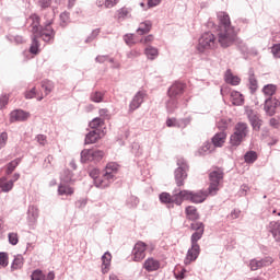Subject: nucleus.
Returning <instances> with one entry per match:
<instances>
[{"label": "nucleus", "instance_id": "f257e3e1", "mask_svg": "<svg viewBox=\"0 0 280 280\" xmlns=\"http://www.w3.org/2000/svg\"><path fill=\"white\" fill-rule=\"evenodd\" d=\"M219 26H218V39L211 32H206L199 37L197 45V51L199 54H207L209 49L218 48V43L226 49L235 43L241 51H247L246 44L237 37V28L231 25V18L226 12L218 13Z\"/></svg>", "mask_w": 280, "mask_h": 280}, {"label": "nucleus", "instance_id": "f03ea898", "mask_svg": "<svg viewBox=\"0 0 280 280\" xmlns=\"http://www.w3.org/2000/svg\"><path fill=\"white\" fill-rule=\"evenodd\" d=\"M248 124L246 122H237L234 127V132L230 137V143L232 147L237 148V145H242V141L248 137Z\"/></svg>", "mask_w": 280, "mask_h": 280}, {"label": "nucleus", "instance_id": "7ed1b4c3", "mask_svg": "<svg viewBox=\"0 0 280 280\" xmlns=\"http://www.w3.org/2000/svg\"><path fill=\"white\" fill-rule=\"evenodd\" d=\"M33 34L37 35V38H42L44 43H54L56 32L51 28V21H48L44 28L39 31L38 25L35 24L32 30Z\"/></svg>", "mask_w": 280, "mask_h": 280}, {"label": "nucleus", "instance_id": "20e7f679", "mask_svg": "<svg viewBox=\"0 0 280 280\" xmlns=\"http://www.w3.org/2000/svg\"><path fill=\"white\" fill-rule=\"evenodd\" d=\"M177 168L175 170V182L177 187H183L185 185V179L187 178V172H189V165L184 158L177 159Z\"/></svg>", "mask_w": 280, "mask_h": 280}, {"label": "nucleus", "instance_id": "39448f33", "mask_svg": "<svg viewBox=\"0 0 280 280\" xmlns=\"http://www.w3.org/2000/svg\"><path fill=\"white\" fill-rule=\"evenodd\" d=\"M210 186L208 188V194L210 196H215L218 191H220V183H222L224 178V172L220 168L212 171L209 175Z\"/></svg>", "mask_w": 280, "mask_h": 280}, {"label": "nucleus", "instance_id": "423d86ee", "mask_svg": "<svg viewBox=\"0 0 280 280\" xmlns=\"http://www.w3.org/2000/svg\"><path fill=\"white\" fill-rule=\"evenodd\" d=\"M182 196V202L184 200H190V202H194L195 205H200L201 202H205L207 200V196L209 195V190H199L197 192L189 191V190H180Z\"/></svg>", "mask_w": 280, "mask_h": 280}, {"label": "nucleus", "instance_id": "0eeeda50", "mask_svg": "<svg viewBox=\"0 0 280 280\" xmlns=\"http://www.w3.org/2000/svg\"><path fill=\"white\" fill-rule=\"evenodd\" d=\"M159 199L162 205H177L178 207L183 205V195H180V190H174L173 196L170 192H161Z\"/></svg>", "mask_w": 280, "mask_h": 280}, {"label": "nucleus", "instance_id": "6e6552de", "mask_svg": "<svg viewBox=\"0 0 280 280\" xmlns=\"http://www.w3.org/2000/svg\"><path fill=\"white\" fill-rule=\"evenodd\" d=\"M19 178H21L20 173H14L10 179L8 176L0 177V191L2 194H10V191L14 189V184L16 180H19Z\"/></svg>", "mask_w": 280, "mask_h": 280}, {"label": "nucleus", "instance_id": "1a4fd4ad", "mask_svg": "<svg viewBox=\"0 0 280 280\" xmlns=\"http://www.w3.org/2000/svg\"><path fill=\"white\" fill-rule=\"evenodd\" d=\"M245 113L253 130H256V131L261 130V125L264 124V120H261V117L259 116V114L253 110L252 108H247Z\"/></svg>", "mask_w": 280, "mask_h": 280}, {"label": "nucleus", "instance_id": "9d476101", "mask_svg": "<svg viewBox=\"0 0 280 280\" xmlns=\"http://www.w3.org/2000/svg\"><path fill=\"white\" fill-rule=\"evenodd\" d=\"M145 250H148V244L142 241L137 242L132 249L133 261H143L145 259Z\"/></svg>", "mask_w": 280, "mask_h": 280}, {"label": "nucleus", "instance_id": "9b49d317", "mask_svg": "<svg viewBox=\"0 0 280 280\" xmlns=\"http://www.w3.org/2000/svg\"><path fill=\"white\" fill-rule=\"evenodd\" d=\"M191 116H188L186 118H180V119H176V118H167L166 119V126L168 128H182L185 129L187 128V126H189V124H191Z\"/></svg>", "mask_w": 280, "mask_h": 280}, {"label": "nucleus", "instance_id": "f8f14e48", "mask_svg": "<svg viewBox=\"0 0 280 280\" xmlns=\"http://www.w3.org/2000/svg\"><path fill=\"white\" fill-rule=\"evenodd\" d=\"M280 106L279 100L277 97H267L265 100V112L269 117H272L277 113V108Z\"/></svg>", "mask_w": 280, "mask_h": 280}, {"label": "nucleus", "instance_id": "ddd939ff", "mask_svg": "<svg viewBox=\"0 0 280 280\" xmlns=\"http://www.w3.org/2000/svg\"><path fill=\"white\" fill-rule=\"evenodd\" d=\"M200 255V245L191 244V247L187 250L186 258L184 259L185 266H189L191 261H196Z\"/></svg>", "mask_w": 280, "mask_h": 280}, {"label": "nucleus", "instance_id": "4468645a", "mask_svg": "<svg viewBox=\"0 0 280 280\" xmlns=\"http://www.w3.org/2000/svg\"><path fill=\"white\" fill-rule=\"evenodd\" d=\"M272 258L271 257H265L262 259L254 258L249 261V268L250 270H259V268H266V266L272 265Z\"/></svg>", "mask_w": 280, "mask_h": 280}, {"label": "nucleus", "instance_id": "2eb2a0df", "mask_svg": "<svg viewBox=\"0 0 280 280\" xmlns=\"http://www.w3.org/2000/svg\"><path fill=\"white\" fill-rule=\"evenodd\" d=\"M145 92L144 91H139L136 93L133 98L131 100L129 104V110L132 113L137 110V108H141V104H143V101L145 100Z\"/></svg>", "mask_w": 280, "mask_h": 280}, {"label": "nucleus", "instance_id": "dca6fc26", "mask_svg": "<svg viewBox=\"0 0 280 280\" xmlns=\"http://www.w3.org/2000/svg\"><path fill=\"white\" fill-rule=\"evenodd\" d=\"M118 172H119V164L115 163V162H109L105 166L103 174H105V176H107L108 178H110L112 180L115 182V180H117Z\"/></svg>", "mask_w": 280, "mask_h": 280}, {"label": "nucleus", "instance_id": "f3484780", "mask_svg": "<svg viewBox=\"0 0 280 280\" xmlns=\"http://www.w3.org/2000/svg\"><path fill=\"white\" fill-rule=\"evenodd\" d=\"M113 183H115V180L103 173L102 176L95 179L94 186L97 187V189H106L109 185H113Z\"/></svg>", "mask_w": 280, "mask_h": 280}, {"label": "nucleus", "instance_id": "a211bd4d", "mask_svg": "<svg viewBox=\"0 0 280 280\" xmlns=\"http://www.w3.org/2000/svg\"><path fill=\"white\" fill-rule=\"evenodd\" d=\"M183 91H185V85L180 82H175L170 89H168V97H172L173 100H176L178 95H183Z\"/></svg>", "mask_w": 280, "mask_h": 280}, {"label": "nucleus", "instance_id": "6ab92c4d", "mask_svg": "<svg viewBox=\"0 0 280 280\" xmlns=\"http://www.w3.org/2000/svg\"><path fill=\"white\" fill-rule=\"evenodd\" d=\"M267 231H268V233H271V235L276 242H280V223L279 222L271 221L267 225Z\"/></svg>", "mask_w": 280, "mask_h": 280}, {"label": "nucleus", "instance_id": "aec40b11", "mask_svg": "<svg viewBox=\"0 0 280 280\" xmlns=\"http://www.w3.org/2000/svg\"><path fill=\"white\" fill-rule=\"evenodd\" d=\"M143 268L144 270H147V272H155V270H159V268H161V261L152 257L148 258L143 264Z\"/></svg>", "mask_w": 280, "mask_h": 280}, {"label": "nucleus", "instance_id": "412c9836", "mask_svg": "<svg viewBox=\"0 0 280 280\" xmlns=\"http://www.w3.org/2000/svg\"><path fill=\"white\" fill-rule=\"evenodd\" d=\"M30 117L28 113H25L23 109H15L10 114V121H25Z\"/></svg>", "mask_w": 280, "mask_h": 280}, {"label": "nucleus", "instance_id": "4be33fe9", "mask_svg": "<svg viewBox=\"0 0 280 280\" xmlns=\"http://www.w3.org/2000/svg\"><path fill=\"white\" fill-rule=\"evenodd\" d=\"M224 80H225L226 84H231L232 86H237V84H240V82H242L240 77L234 75V73L231 71V69L225 71Z\"/></svg>", "mask_w": 280, "mask_h": 280}, {"label": "nucleus", "instance_id": "5701e85b", "mask_svg": "<svg viewBox=\"0 0 280 280\" xmlns=\"http://www.w3.org/2000/svg\"><path fill=\"white\" fill-rule=\"evenodd\" d=\"M113 259V255L109 254V252H106L102 256V272L103 275H106L110 270V261Z\"/></svg>", "mask_w": 280, "mask_h": 280}, {"label": "nucleus", "instance_id": "b1692460", "mask_svg": "<svg viewBox=\"0 0 280 280\" xmlns=\"http://www.w3.org/2000/svg\"><path fill=\"white\" fill-rule=\"evenodd\" d=\"M225 141H226V132L224 131L218 132L212 138V144L214 145V148H222Z\"/></svg>", "mask_w": 280, "mask_h": 280}, {"label": "nucleus", "instance_id": "393cba45", "mask_svg": "<svg viewBox=\"0 0 280 280\" xmlns=\"http://www.w3.org/2000/svg\"><path fill=\"white\" fill-rule=\"evenodd\" d=\"M186 218L187 220H191V222H196V220L200 219V214H198V209L194 206L186 207Z\"/></svg>", "mask_w": 280, "mask_h": 280}, {"label": "nucleus", "instance_id": "a878e982", "mask_svg": "<svg viewBox=\"0 0 280 280\" xmlns=\"http://www.w3.org/2000/svg\"><path fill=\"white\" fill-rule=\"evenodd\" d=\"M233 106H242L244 104V95L237 91H232L230 94Z\"/></svg>", "mask_w": 280, "mask_h": 280}, {"label": "nucleus", "instance_id": "bb28decb", "mask_svg": "<svg viewBox=\"0 0 280 280\" xmlns=\"http://www.w3.org/2000/svg\"><path fill=\"white\" fill-rule=\"evenodd\" d=\"M100 130L93 129L85 136V144L91 145L100 139Z\"/></svg>", "mask_w": 280, "mask_h": 280}, {"label": "nucleus", "instance_id": "cd10ccee", "mask_svg": "<svg viewBox=\"0 0 280 280\" xmlns=\"http://www.w3.org/2000/svg\"><path fill=\"white\" fill-rule=\"evenodd\" d=\"M150 30H152V22L147 20L139 24L137 32L140 34V36H143V34H148Z\"/></svg>", "mask_w": 280, "mask_h": 280}, {"label": "nucleus", "instance_id": "c85d7f7f", "mask_svg": "<svg viewBox=\"0 0 280 280\" xmlns=\"http://www.w3.org/2000/svg\"><path fill=\"white\" fill-rule=\"evenodd\" d=\"M144 54L148 60H156V58H159V49L153 46H147Z\"/></svg>", "mask_w": 280, "mask_h": 280}, {"label": "nucleus", "instance_id": "c756f323", "mask_svg": "<svg viewBox=\"0 0 280 280\" xmlns=\"http://www.w3.org/2000/svg\"><path fill=\"white\" fill-rule=\"evenodd\" d=\"M93 163V149H84L81 151V163Z\"/></svg>", "mask_w": 280, "mask_h": 280}, {"label": "nucleus", "instance_id": "7c9ffc66", "mask_svg": "<svg viewBox=\"0 0 280 280\" xmlns=\"http://www.w3.org/2000/svg\"><path fill=\"white\" fill-rule=\"evenodd\" d=\"M23 264H24L23 255L18 254L16 256H14V259L11 265V270H21V268H23Z\"/></svg>", "mask_w": 280, "mask_h": 280}, {"label": "nucleus", "instance_id": "2f4dec72", "mask_svg": "<svg viewBox=\"0 0 280 280\" xmlns=\"http://www.w3.org/2000/svg\"><path fill=\"white\" fill-rule=\"evenodd\" d=\"M73 188L71 186H67L65 184H60L58 187L59 196H73Z\"/></svg>", "mask_w": 280, "mask_h": 280}, {"label": "nucleus", "instance_id": "473e14b6", "mask_svg": "<svg viewBox=\"0 0 280 280\" xmlns=\"http://www.w3.org/2000/svg\"><path fill=\"white\" fill-rule=\"evenodd\" d=\"M20 164H21V159L19 158L8 163L5 168V175L10 176V174H12V172H14V170H16V167H19Z\"/></svg>", "mask_w": 280, "mask_h": 280}, {"label": "nucleus", "instance_id": "72a5a7b5", "mask_svg": "<svg viewBox=\"0 0 280 280\" xmlns=\"http://www.w3.org/2000/svg\"><path fill=\"white\" fill-rule=\"evenodd\" d=\"M262 93L265 95V97H272V95H275V93H277V85L275 84H267L262 88Z\"/></svg>", "mask_w": 280, "mask_h": 280}, {"label": "nucleus", "instance_id": "f704fd0d", "mask_svg": "<svg viewBox=\"0 0 280 280\" xmlns=\"http://www.w3.org/2000/svg\"><path fill=\"white\" fill-rule=\"evenodd\" d=\"M91 102H94L95 104H102L104 102V92H92L90 95Z\"/></svg>", "mask_w": 280, "mask_h": 280}, {"label": "nucleus", "instance_id": "c9c22d12", "mask_svg": "<svg viewBox=\"0 0 280 280\" xmlns=\"http://www.w3.org/2000/svg\"><path fill=\"white\" fill-rule=\"evenodd\" d=\"M144 2L140 3V7L143 10H150V8H156V5L161 4V0H143Z\"/></svg>", "mask_w": 280, "mask_h": 280}, {"label": "nucleus", "instance_id": "e433bc0d", "mask_svg": "<svg viewBox=\"0 0 280 280\" xmlns=\"http://www.w3.org/2000/svg\"><path fill=\"white\" fill-rule=\"evenodd\" d=\"M176 108H178V102L176 101V98L170 97L166 102L167 113L172 114L176 110Z\"/></svg>", "mask_w": 280, "mask_h": 280}, {"label": "nucleus", "instance_id": "4c0bfd02", "mask_svg": "<svg viewBox=\"0 0 280 280\" xmlns=\"http://www.w3.org/2000/svg\"><path fill=\"white\" fill-rule=\"evenodd\" d=\"M37 38H38L37 35L33 34L32 44L30 47L31 54H34L35 56L36 54H38V48L40 47V44L38 43Z\"/></svg>", "mask_w": 280, "mask_h": 280}, {"label": "nucleus", "instance_id": "58836bf2", "mask_svg": "<svg viewBox=\"0 0 280 280\" xmlns=\"http://www.w3.org/2000/svg\"><path fill=\"white\" fill-rule=\"evenodd\" d=\"M27 213L32 222H36V220H38V208L36 206H30Z\"/></svg>", "mask_w": 280, "mask_h": 280}, {"label": "nucleus", "instance_id": "ea45409f", "mask_svg": "<svg viewBox=\"0 0 280 280\" xmlns=\"http://www.w3.org/2000/svg\"><path fill=\"white\" fill-rule=\"evenodd\" d=\"M245 163H248L249 165L255 163L257 161V152L255 151H248L244 155Z\"/></svg>", "mask_w": 280, "mask_h": 280}, {"label": "nucleus", "instance_id": "a19ab883", "mask_svg": "<svg viewBox=\"0 0 280 280\" xmlns=\"http://www.w3.org/2000/svg\"><path fill=\"white\" fill-rule=\"evenodd\" d=\"M54 82L50 80H45L42 82V89H44L45 91V95H49V93H51V91H54Z\"/></svg>", "mask_w": 280, "mask_h": 280}, {"label": "nucleus", "instance_id": "79ce46f5", "mask_svg": "<svg viewBox=\"0 0 280 280\" xmlns=\"http://www.w3.org/2000/svg\"><path fill=\"white\" fill-rule=\"evenodd\" d=\"M104 151L92 149V163H100L104 159Z\"/></svg>", "mask_w": 280, "mask_h": 280}, {"label": "nucleus", "instance_id": "37998d69", "mask_svg": "<svg viewBox=\"0 0 280 280\" xmlns=\"http://www.w3.org/2000/svg\"><path fill=\"white\" fill-rule=\"evenodd\" d=\"M190 231H195V233L205 232V223L200 221H194L190 223Z\"/></svg>", "mask_w": 280, "mask_h": 280}, {"label": "nucleus", "instance_id": "c03bdc74", "mask_svg": "<svg viewBox=\"0 0 280 280\" xmlns=\"http://www.w3.org/2000/svg\"><path fill=\"white\" fill-rule=\"evenodd\" d=\"M61 183H71V180H73V172H71L70 170H65L61 173Z\"/></svg>", "mask_w": 280, "mask_h": 280}, {"label": "nucleus", "instance_id": "a18cd8bd", "mask_svg": "<svg viewBox=\"0 0 280 280\" xmlns=\"http://www.w3.org/2000/svg\"><path fill=\"white\" fill-rule=\"evenodd\" d=\"M126 205L129 209H137V207L139 206V198L135 196H130L127 199Z\"/></svg>", "mask_w": 280, "mask_h": 280}, {"label": "nucleus", "instance_id": "49530a36", "mask_svg": "<svg viewBox=\"0 0 280 280\" xmlns=\"http://www.w3.org/2000/svg\"><path fill=\"white\" fill-rule=\"evenodd\" d=\"M7 38L10 43H15V45H23L25 43V39L21 35H8Z\"/></svg>", "mask_w": 280, "mask_h": 280}, {"label": "nucleus", "instance_id": "de8ad7c7", "mask_svg": "<svg viewBox=\"0 0 280 280\" xmlns=\"http://www.w3.org/2000/svg\"><path fill=\"white\" fill-rule=\"evenodd\" d=\"M31 280H46V276L43 273V270L36 269L32 272Z\"/></svg>", "mask_w": 280, "mask_h": 280}, {"label": "nucleus", "instance_id": "09e8293b", "mask_svg": "<svg viewBox=\"0 0 280 280\" xmlns=\"http://www.w3.org/2000/svg\"><path fill=\"white\" fill-rule=\"evenodd\" d=\"M202 235H205V232H194L190 236V242L192 245H198V242L202 240Z\"/></svg>", "mask_w": 280, "mask_h": 280}, {"label": "nucleus", "instance_id": "8fccbe9b", "mask_svg": "<svg viewBox=\"0 0 280 280\" xmlns=\"http://www.w3.org/2000/svg\"><path fill=\"white\" fill-rule=\"evenodd\" d=\"M249 89L252 91V93H255V91H257L258 89V84H257V79L255 78V74L249 73Z\"/></svg>", "mask_w": 280, "mask_h": 280}, {"label": "nucleus", "instance_id": "3c124183", "mask_svg": "<svg viewBox=\"0 0 280 280\" xmlns=\"http://www.w3.org/2000/svg\"><path fill=\"white\" fill-rule=\"evenodd\" d=\"M102 124H104V119L96 117L90 122V128H92V130H97Z\"/></svg>", "mask_w": 280, "mask_h": 280}, {"label": "nucleus", "instance_id": "603ef678", "mask_svg": "<svg viewBox=\"0 0 280 280\" xmlns=\"http://www.w3.org/2000/svg\"><path fill=\"white\" fill-rule=\"evenodd\" d=\"M213 148V144L211 142H206L199 149V154H209L211 152V149Z\"/></svg>", "mask_w": 280, "mask_h": 280}, {"label": "nucleus", "instance_id": "864d4df0", "mask_svg": "<svg viewBox=\"0 0 280 280\" xmlns=\"http://www.w3.org/2000/svg\"><path fill=\"white\" fill-rule=\"evenodd\" d=\"M8 240H9V244H11V246H16V244H19V234L11 232L8 234Z\"/></svg>", "mask_w": 280, "mask_h": 280}, {"label": "nucleus", "instance_id": "5fc2aeb1", "mask_svg": "<svg viewBox=\"0 0 280 280\" xmlns=\"http://www.w3.org/2000/svg\"><path fill=\"white\" fill-rule=\"evenodd\" d=\"M97 36H100V28L93 30L92 33L86 37L85 43H93Z\"/></svg>", "mask_w": 280, "mask_h": 280}, {"label": "nucleus", "instance_id": "6e6d98bb", "mask_svg": "<svg viewBox=\"0 0 280 280\" xmlns=\"http://www.w3.org/2000/svg\"><path fill=\"white\" fill-rule=\"evenodd\" d=\"M8 145V132L3 131L0 133V150H3Z\"/></svg>", "mask_w": 280, "mask_h": 280}, {"label": "nucleus", "instance_id": "4d7b16f0", "mask_svg": "<svg viewBox=\"0 0 280 280\" xmlns=\"http://www.w3.org/2000/svg\"><path fill=\"white\" fill-rule=\"evenodd\" d=\"M37 5L40 10H47V8H51V0H38Z\"/></svg>", "mask_w": 280, "mask_h": 280}, {"label": "nucleus", "instance_id": "13d9d810", "mask_svg": "<svg viewBox=\"0 0 280 280\" xmlns=\"http://www.w3.org/2000/svg\"><path fill=\"white\" fill-rule=\"evenodd\" d=\"M8 253L5 252H1L0 253V266H2V268L8 267Z\"/></svg>", "mask_w": 280, "mask_h": 280}, {"label": "nucleus", "instance_id": "bf43d9fd", "mask_svg": "<svg viewBox=\"0 0 280 280\" xmlns=\"http://www.w3.org/2000/svg\"><path fill=\"white\" fill-rule=\"evenodd\" d=\"M60 25L65 27L69 23V12L65 11L60 14Z\"/></svg>", "mask_w": 280, "mask_h": 280}, {"label": "nucleus", "instance_id": "052dcab7", "mask_svg": "<svg viewBox=\"0 0 280 280\" xmlns=\"http://www.w3.org/2000/svg\"><path fill=\"white\" fill-rule=\"evenodd\" d=\"M25 100H34L36 97V89L33 88L24 93Z\"/></svg>", "mask_w": 280, "mask_h": 280}, {"label": "nucleus", "instance_id": "680f3d73", "mask_svg": "<svg viewBox=\"0 0 280 280\" xmlns=\"http://www.w3.org/2000/svg\"><path fill=\"white\" fill-rule=\"evenodd\" d=\"M117 12H118V19H128V14H130V11L126 8H121Z\"/></svg>", "mask_w": 280, "mask_h": 280}, {"label": "nucleus", "instance_id": "e2e57ef3", "mask_svg": "<svg viewBox=\"0 0 280 280\" xmlns=\"http://www.w3.org/2000/svg\"><path fill=\"white\" fill-rule=\"evenodd\" d=\"M36 141L39 143V145H47V136L45 135H37Z\"/></svg>", "mask_w": 280, "mask_h": 280}, {"label": "nucleus", "instance_id": "0e129e2a", "mask_svg": "<svg viewBox=\"0 0 280 280\" xmlns=\"http://www.w3.org/2000/svg\"><path fill=\"white\" fill-rule=\"evenodd\" d=\"M271 54L275 58H280V44H275L271 48Z\"/></svg>", "mask_w": 280, "mask_h": 280}, {"label": "nucleus", "instance_id": "69168bd1", "mask_svg": "<svg viewBox=\"0 0 280 280\" xmlns=\"http://www.w3.org/2000/svg\"><path fill=\"white\" fill-rule=\"evenodd\" d=\"M250 191V187L248 185L243 184L238 190L240 196H246Z\"/></svg>", "mask_w": 280, "mask_h": 280}, {"label": "nucleus", "instance_id": "338daca9", "mask_svg": "<svg viewBox=\"0 0 280 280\" xmlns=\"http://www.w3.org/2000/svg\"><path fill=\"white\" fill-rule=\"evenodd\" d=\"M139 56H141V51H139V50H131V51H129V52H127V58H129V59H135V58H139Z\"/></svg>", "mask_w": 280, "mask_h": 280}, {"label": "nucleus", "instance_id": "774afa93", "mask_svg": "<svg viewBox=\"0 0 280 280\" xmlns=\"http://www.w3.org/2000/svg\"><path fill=\"white\" fill-rule=\"evenodd\" d=\"M185 272H187V269H180V271H175V278L177 279V280H183V279H185Z\"/></svg>", "mask_w": 280, "mask_h": 280}]
</instances>
